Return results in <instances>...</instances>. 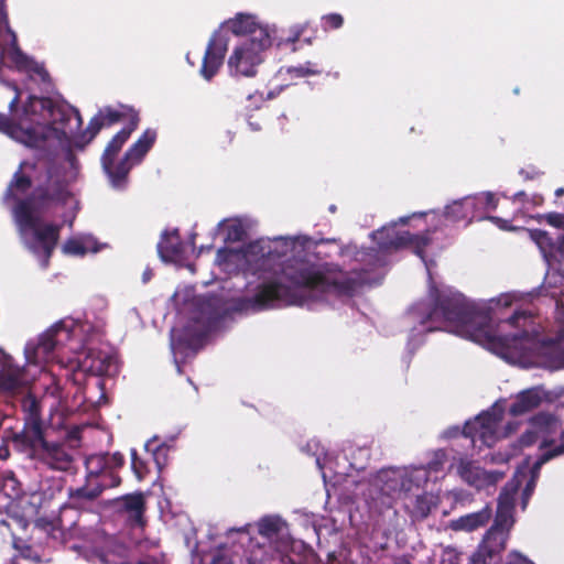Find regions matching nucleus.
<instances>
[{
    "label": "nucleus",
    "instance_id": "obj_29",
    "mask_svg": "<svg viewBox=\"0 0 564 564\" xmlns=\"http://www.w3.org/2000/svg\"><path fill=\"white\" fill-rule=\"evenodd\" d=\"M491 516H492L491 508L489 506H486L477 512H471V513L462 516L458 519L452 520L451 529L454 531L473 532L480 528L486 527V524L491 519Z\"/></svg>",
    "mask_w": 564,
    "mask_h": 564
},
{
    "label": "nucleus",
    "instance_id": "obj_24",
    "mask_svg": "<svg viewBox=\"0 0 564 564\" xmlns=\"http://www.w3.org/2000/svg\"><path fill=\"white\" fill-rule=\"evenodd\" d=\"M475 204V199L471 196L454 200L445 207L444 217L451 223L466 221V224L473 220L485 219L481 213H477Z\"/></svg>",
    "mask_w": 564,
    "mask_h": 564
},
{
    "label": "nucleus",
    "instance_id": "obj_31",
    "mask_svg": "<svg viewBox=\"0 0 564 564\" xmlns=\"http://www.w3.org/2000/svg\"><path fill=\"white\" fill-rule=\"evenodd\" d=\"M10 44L7 48H3L1 51V57L8 58L10 64L14 66L18 70L28 69V66L31 64V61L33 58L24 54L22 50L19 47L18 37L13 31H10Z\"/></svg>",
    "mask_w": 564,
    "mask_h": 564
},
{
    "label": "nucleus",
    "instance_id": "obj_55",
    "mask_svg": "<svg viewBox=\"0 0 564 564\" xmlns=\"http://www.w3.org/2000/svg\"><path fill=\"white\" fill-rule=\"evenodd\" d=\"M234 253H235V251L232 249L220 248L217 251V260L219 262H226L229 260L230 256H232Z\"/></svg>",
    "mask_w": 564,
    "mask_h": 564
},
{
    "label": "nucleus",
    "instance_id": "obj_48",
    "mask_svg": "<svg viewBox=\"0 0 564 564\" xmlns=\"http://www.w3.org/2000/svg\"><path fill=\"white\" fill-rule=\"evenodd\" d=\"M24 72H30L37 75L43 83H48L51 80V76L42 64H39L34 59L31 61V64L28 66V69Z\"/></svg>",
    "mask_w": 564,
    "mask_h": 564
},
{
    "label": "nucleus",
    "instance_id": "obj_10",
    "mask_svg": "<svg viewBox=\"0 0 564 564\" xmlns=\"http://www.w3.org/2000/svg\"><path fill=\"white\" fill-rule=\"evenodd\" d=\"M0 131L28 149L48 150L53 135L48 127L30 123L29 116L24 113V106L17 120L0 113Z\"/></svg>",
    "mask_w": 564,
    "mask_h": 564
},
{
    "label": "nucleus",
    "instance_id": "obj_42",
    "mask_svg": "<svg viewBox=\"0 0 564 564\" xmlns=\"http://www.w3.org/2000/svg\"><path fill=\"white\" fill-rule=\"evenodd\" d=\"M431 512V501L425 495H419L415 498L413 514L419 519L426 518Z\"/></svg>",
    "mask_w": 564,
    "mask_h": 564
},
{
    "label": "nucleus",
    "instance_id": "obj_56",
    "mask_svg": "<svg viewBox=\"0 0 564 564\" xmlns=\"http://www.w3.org/2000/svg\"><path fill=\"white\" fill-rule=\"evenodd\" d=\"M36 525L45 531L54 532L56 530V524L53 521L39 519L36 521Z\"/></svg>",
    "mask_w": 564,
    "mask_h": 564
},
{
    "label": "nucleus",
    "instance_id": "obj_12",
    "mask_svg": "<svg viewBox=\"0 0 564 564\" xmlns=\"http://www.w3.org/2000/svg\"><path fill=\"white\" fill-rule=\"evenodd\" d=\"M34 381L25 366L15 364L12 358H4L0 366V397L19 398L25 394Z\"/></svg>",
    "mask_w": 564,
    "mask_h": 564
},
{
    "label": "nucleus",
    "instance_id": "obj_5",
    "mask_svg": "<svg viewBox=\"0 0 564 564\" xmlns=\"http://www.w3.org/2000/svg\"><path fill=\"white\" fill-rule=\"evenodd\" d=\"M513 327L523 329L498 339V347L521 351V357L535 367L551 370L564 368V348L555 340H541L535 329H527L533 323V315L528 311H517L507 321Z\"/></svg>",
    "mask_w": 564,
    "mask_h": 564
},
{
    "label": "nucleus",
    "instance_id": "obj_4",
    "mask_svg": "<svg viewBox=\"0 0 564 564\" xmlns=\"http://www.w3.org/2000/svg\"><path fill=\"white\" fill-rule=\"evenodd\" d=\"M432 296L433 303L421 319V325L435 324L427 326L429 332L449 329L477 343L498 345L500 336L494 334L489 314L469 303L463 294L435 289Z\"/></svg>",
    "mask_w": 564,
    "mask_h": 564
},
{
    "label": "nucleus",
    "instance_id": "obj_26",
    "mask_svg": "<svg viewBox=\"0 0 564 564\" xmlns=\"http://www.w3.org/2000/svg\"><path fill=\"white\" fill-rule=\"evenodd\" d=\"M138 112L130 113V122L121 130H119L106 145L100 161L110 163V160H116L118 153L121 151L124 143L129 140L131 133L138 128L139 124Z\"/></svg>",
    "mask_w": 564,
    "mask_h": 564
},
{
    "label": "nucleus",
    "instance_id": "obj_20",
    "mask_svg": "<svg viewBox=\"0 0 564 564\" xmlns=\"http://www.w3.org/2000/svg\"><path fill=\"white\" fill-rule=\"evenodd\" d=\"M544 400H550V393L541 386L531 387L519 392L509 408L512 416H520L539 408Z\"/></svg>",
    "mask_w": 564,
    "mask_h": 564
},
{
    "label": "nucleus",
    "instance_id": "obj_21",
    "mask_svg": "<svg viewBox=\"0 0 564 564\" xmlns=\"http://www.w3.org/2000/svg\"><path fill=\"white\" fill-rule=\"evenodd\" d=\"M118 509L128 516L131 527L143 528L145 525L144 512L147 509L145 498L142 492L124 495L116 500Z\"/></svg>",
    "mask_w": 564,
    "mask_h": 564
},
{
    "label": "nucleus",
    "instance_id": "obj_47",
    "mask_svg": "<svg viewBox=\"0 0 564 564\" xmlns=\"http://www.w3.org/2000/svg\"><path fill=\"white\" fill-rule=\"evenodd\" d=\"M246 236V230L240 224L230 225L227 229V240L228 241H242Z\"/></svg>",
    "mask_w": 564,
    "mask_h": 564
},
{
    "label": "nucleus",
    "instance_id": "obj_19",
    "mask_svg": "<svg viewBox=\"0 0 564 564\" xmlns=\"http://www.w3.org/2000/svg\"><path fill=\"white\" fill-rule=\"evenodd\" d=\"M432 243L431 231L426 230L422 234H411L410 231H403L395 234V236L389 241H379L381 248H401L411 247L413 252L423 261H425V249Z\"/></svg>",
    "mask_w": 564,
    "mask_h": 564
},
{
    "label": "nucleus",
    "instance_id": "obj_60",
    "mask_svg": "<svg viewBox=\"0 0 564 564\" xmlns=\"http://www.w3.org/2000/svg\"><path fill=\"white\" fill-rule=\"evenodd\" d=\"M20 102V94L19 91L15 94L13 99L9 102V110L10 112H14L18 108V105Z\"/></svg>",
    "mask_w": 564,
    "mask_h": 564
},
{
    "label": "nucleus",
    "instance_id": "obj_15",
    "mask_svg": "<svg viewBox=\"0 0 564 564\" xmlns=\"http://www.w3.org/2000/svg\"><path fill=\"white\" fill-rule=\"evenodd\" d=\"M228 51V37L220 31H215L206 46L199 74L206 80H212L224 64Z\"/></svg>",
    "mask_w": 564,
    "mask_h": 564
},
{
    "label": "nucleus",
    "instance_id": "obj_53",
    "mask_svg": "<svg viewBox=\"0 0 564 564\" xmlns=\"http://www.w3.org/2000/svg\"><path fill=\"white\" fill-rule=\"evenodd\" d=\"M485 219L490 220L494 223L497 227H499L502 230H513L514 228L510 226V221L497 216H485Z\"/></svg>",
    "mask_w": 564,
    "mask_h": 564
},
{
    "label": "nucleus",
    "instance_id": "obj_13",
    "mask_svg": "<svg viewBox=\"0 0 564 564\" xmlns=\"http://www.w3.org/2000/svg\"><path fill=\"white\" fill-rule=\"evenodd\" d=\"M61 332L67 333L63 324L57 323L43 333L35 341H28L24 347L26 364L42 366L48 361L57 346V336Z\"/></svg>",
    "mask_w": 564,
    "mask_h": 564
},
{
    "label": "nucleus",
    "instance_id": "obj_11",
    "mask_svg": "<svg viewBox=\"0 0 564 564\" xmlns=\"http://www.w3.org/2000/svg\"><path fill=\"white\" fill-rule=\"evenodd\" d=\"M124 466V456L120 452L89 455L85 460L86 477L101 485V492L121 484L120 469Z\"/></svg>",
    "mask_w": 564,
    "mask_h": 564
},
{
    "label": "nucleus",
    "instance_id": "obj_64",
    "mask_svg": "<svg viewBox=\"0 0 564 564\" xmlns=\"http://www.w3.org/2000/svg\"><path fill=\"white\" fill-rule=\"evenodd\" d=\"M542 199H543L542 196H535L534 197V203L535 204H540V202H542Z\"/></svg>",
    "mask_w": 564,
    "mask_h": 564
},
{
    "label": "nucleus",
    "instance_id": "obj_43",
    "mask_svg": "<svg viewBox=\"0 0 564 564\" xmlns=\"http://www.w3.org/2000/svg\"><path fill=\"white\" fill-rule=\"evenodd\" d=\"M62 250L65 254L69 256H85L87 252L84 243L75 238L67 239L63 245Z\"/></svg>",
    "mask_w": 564,
    "mask_h": 564
},
{
    "label": "nucleus",
    "instance_id": "obj_46",
    "mask_svg": "<svg viewBox=\"0 0 564 564\" xmlns=\"http://www.w3.org/2000/svg\"><path fill=\"white\" fill-rule=\"evenodd\" d=\"M539 438H540V434L538 433V431L535 429L527 430L519 437V445L521 447H530V446L534 445Z\"/></svg>",
    "mask_w": 564,
    "mask_h": 564
},
{
    "label": "nucleus",
    "instance_id": "obj_41",
    "mask_svg": "<svg viewBox=\"0 0 564 564\" xmlns=\"http://www.w3.org/2000/svg\"><path fill=\"white\" fill-rule=\"evenodd\" d=\"M308 23L303 24H296L289 29L288 36L285 39L289 43H296L300 40H303L306 44L312 43L313 36H306L305 33L307 32Z\"/></svg>",
    "mask_w": 564,
    "mask_h": 564
},
{
    "label": "nucleus",
    "instance_id": "obj_40",
    "mask_svg": "<svg viewBox=\"0 0 564 564\" xmlns=\"http://www.w3.org/2000/svg\"><path fill=\"white\" fill-rule=\"evenodd\" d=\"M0 525L8 528L11 535L15 539V530H26L29 520L24 517L9 514L7 519L0 521Z\"/></svg>",
    "mask_w": 564,
    "mask_h": 564
},
{
    "label": "nucleus",
    "instance_id": "obj_33",
    "mask_svg": "<svg viewBox=\"0 0 564 564\" xmlns=\"http://www.w3.org/2000/svg\"><path fill=\"white\" fill-rule=\"evenodd\" d=\"M285 527V522L280 517H264L258 523V532L267 539L278 538Z\"/></svg>",
    "mask_w": 564,
    "mask_h": 564
},
{
    "label": "nucleus",
    "instance_id": "obj_23",
    "mask_svg": "<svg viewBox=\"0 0 564 564\" xmlns=\"http://www.w3.org/2000/svg\"><path fill=\"white\" fill-rule=\"evenodd\" d=\"M530 424L543 437L539 445L540 449L554 446L555 440L549 438V436L556 434L562 426V421L557 415L549 412H539L530 419Z\"/></svg>",
    "mask_w": 564,
    "mask_h": 564
},
{
    "label": "nucleus",
    "instance_id": "obj_18",
    "mask_svg": "<svg viewBox=\"0 0 564 564\" xmlns=\"http://www.w3.org/2000/svg\"><path fill=\"white\" fill-rule=\"evenodd\" d=\"M528 232L549 264L557 263L561 265L564 262V234L553 238L547 231L542 229H529Z\"/></svg>",
    "mask_w": 564,
    "mask_h": 564
},
{
    "label": "nucleus",
    "instance_id": "obj_22",
    "mask_svg": "<svg viewBox=\"0 0 564 564\" xmlns=\"http://www.w3.org/2000/svg\"><path fill=\"white\" fill-rule=\"evenodd\" d=\"M80 367L94 376H115L118 371L116 358L106 351L90 349Z\"/></svg>",
    "mask_w": 564,
    "mask_h": 564
},
{
    "label": "nucleus",
    "instance_id": "obj_7",
    "mask_svg": "<svg viewBox=\"0 0 564 564\" xmlns=\"http://www.w3.org/2000/svg\"><path fill=\"white\" fill-rule=\"evenodd\" d=\"M24 113L29 116L31 124L46 126L53 131V149L58 153V145L67 139L66 127L75 119V129L83 124L78 109L55 102L51 97L29 96L24 102Z\"/></svg>",
    "mask_w": 564,
    "mask_h": 564
},
{
    "label": "nucleus",
    "instance_id": "obj_25",
    "mask_svg": "<svg viewBox=\"0 0 564 564\" xmlns=\"http://www.w3.org/2000/svg\"><path fill=\"white\" fill-rule=\"evenodd\" d=\"M225 24L232 34L247 36L245 40H253L260 30L267 35H271L269 28L261 24L256 15L249 13H237L235 18L227 20Z\"/></svg>",
    "mask_w": 564,
    "mask_h": 564
},
{
    "label": "nucleus",
    "instance_id": "obj_17",
    "mask_svg": "<svg viewBox=\"0 0 564 564\" xmlns=\"http://www.w3.org/2000/svg\"><path fill=\"white\" fill-rule=\"evenodd\" d=\"M101 485H97L85 476V482L77 488H68L67 500L62 510L74 509L79 511L91 510L96 500L101 496Z\"/></svg>",
    "mask_w": 564,
    "mask_h": 564
},
{
    "label": "nucleus",
    "instance_id": "obj_35",
    "mask_svg": "<svg viewBox=\"0 0 564 564\" xmlns=\"http://www.w3.org/2000/svg\"><path fill=\"white\" fill-rule=\"evenodd\" d=\"M2 490L12 500L19 499L23 494L22 486L13 473L3 476Z\"/></svg>",
    "mask_w": 564,
    "mask_h": 564
},
{
    "label": "nucleus",
    "instance_id": "obj_32",
    "mask_svg": "<svg viewBox=\"0 0 564 564\" xmlns=\"http://www.w3.org/2000/svg\"><path fill=\"white\" fill-rule=\"evenodd\" d=\"M458 474L467 484L477 488L482 487V469L475 466L473 462L462 459L458 465Z\"/></svg>",
    "mask_w": 564,
    "mask_h": 564
},
{
    "label": "nucleus",
    "instance_id": "obj_9",
    "mask_svg": "<svg viewBox=\"0 0 564 564\" xmlns=\"http://www.w3.org/2000/svg\"><path fill=\"white\" fill-rule=\"evenodd\" d=\"M272 36L258 31L253 40H243L231 52L227 67L231 76L254 77L264 61V52L271 47Z\"/></svg>",
    "mask_w": 564,
    "mask_h": 564
},
{
    "label": "nucleus",
    "instance_id": "obj_30",
    "mask_svg": "<svg viewBox=\"0 0 564 564\" xmlns=\"http://www.w3.org/2000/svg\"><path fill=\"white\" fill-rule=\"evenodd\" d=\"M156 131L147 129L140 138L126 151V160H130L132 164L141 163L147 153L151 150L156 140Z\"/></svg>",
    "mask_w": 564,
    "mask_h": 564
},
{
    "label": "nucleus",
    "instance_id": "obj_8",
    "mask_svg": "<svg viewBox=\"0 0 564 564\" xmlns=\"http://www.w3.org/2000/svg\"><path fill=\"white\" fill-rule=\"evenodd\" d=\"M513 499L509 494L501 492L494 524L487 530L477 550L469 558V564H498L505 551L512 525Z\"/></svg>",
    "mask_w": 564,
    "mask_h": 564
},
{
    "label": "nucleus",
    "instance_id": "obj_50",
    "mask_svg": "<svg viewBox=\"0 0 564 564\" xmlns=\"http://www.w3.org/2000/svg\"><path fill=\"white\" fill-rule=\"evenodd\" d=\"M549 449L544 451L541 456L533 464L532 470H539L544 464L550 462L551 459L558 457V455L553 454V447H547Z\"/></svg>",
    "mask_w": 564,
    "mask_h": 564
},
{
    "label": "nucleus",
    "instance_id": "obj_58",
    "mask_svg": "<svg viewBox=\"0 0 564 564\" xmlns=\"http://www.w3.org/2000/svg\"><path fill=\"white\" fill-rule=\"evenodd\" d=\"M519 429V422H509L505 427V436L514 433Z\"/></svg>",
    "mask_w": 564,
    "mask_h": 564
},
{
    "label": "nucleus",
    "instance_id": "obj_6",
    "mask_svg": "<svg viewBox=\"0 0 564 564\" xmlns=\"http://www.w3.org/2000/svg\"><path fill=\"white\" fill-rule=\"evenodd\" d=\"M24 113L29 116L31 124L46 126L53 131V149L58 153V145L67 139L66 127L75 119V129L83 124L78 109L55 102L51 97L29 96L24 102Z\"/></svg>",
    "mask_w": 564,
    "mask_h": 564
},
{
    "label": "nucleus",
    "instance_id": "obj_44",
    "mask_svg": "<svg viewBox=\"0 0 564 564\" xmlns=\"http://www.w3.org/2000/svg\"><path fill=\"white\" fill-rule=\"evenodd\" d=\"M321 21L324 31L337 30L344 24V18L339 13L325 14L322 17Z\"/></svg>",
    "mask_w": 564,
    "mask_h": 564
},
{
    "label": "nucleus",
    "instance_id": "obj_57",
    "mask_svg": "<svg viewBox=\"0 0 564 564\" xmlns=\"http://www.w3.org/2000/svg\"><path fill=\"white\" fill-rule=\"evenodd\" d=\"M553 454L558 456L564 455V430L560 433V443L553 446Z\"/></svg>",
    "mask_w": 564,
    "mask_h": 564
},
{
    "label": "nucleus",
    "instance_id": "obj_14",
    "mask_svg": "<svg viewBox=\"0 0 564 564\" xmlns=\"http://www.w3.org/2000/svg\"><path fill=\"white\" fill-rule=\"evenodd\" d=\"M501 421V414L485 411L478 414L473 421H467L463 427V435L469 437L473 443L477 440L482 445L491 447L497 441V427Z\"/></svg>",
    "mask_w": 564,
    "mask_h": 564
},
{
    "label": "nucleus",
    "instance_id": "obj_59",
    "mask_svg": "<svg viewBox=\"0 0 564 564\" xmlns=\"http://www.w3.org/2000/svg\"><path fill=\"white\" fill-rule=\"evenodd\" d=\"M4 25L8 30V33L10 34V31H12L9 26V21H8V14L6 11L3 10H0V28Z\"/></svg>",
    "mask_w": 564,
    "mask_h": 564
},
{
    "label": "nucleus",
    "instance_id": "obj_52",
    "mask_svg": "<svg viewBox=\"0 0 564 564\" xmlns=\"http://www.w3.org/2000/svg\"><path fill=\"white\" fill-rule=\"evenodd\" d=\"M505 564H535V563L533 561H531L529 557L524 556L523 554L513 551L508 555V560Z\"/></svg>",
    "mask_w": 564,
    "mask_h": 564
},
{
    "label": "nucleus",
    "instance_id": "obj_62",
    "mask_svg": "<svg viewBox=\"0 0 564 564\" xmlns=\"http://www.w3.org/2000/svg\"><path fill=\"white\" fill-rule=\"evenodd\" d=\"M394 564H411V562L409 561V558H406L405 556H403V557H399V558H397V561L394 562Z\"/></svg>",
    "mask_w": 564,
    "mask_h": 564
},
{
    "label": "nucleus",
    "instance_id": "obj_49",
    "mask_svg": "<svg viewBox=\"0 0 564 564\" xmlns=\"http://www.w3.org/2000/svg\"><path fill=\"white\" fill-rule=\"evenodd\" d=\"M519 174L524 181H533L542 176L544 172L539 170L534 165H529L527 167L521 169L519 171Z\"/></svg>",
    "mask_w": 564,
    "mask_h": 564
},
{
    "label": "nucleus",
    "instance_id": "obj_39",
    "mask_svg": "<svg viewBox=\"0 0 564 564\" xmlns=\"http://www.w3.org/2000/svg\"><path fill=\"white\" fill-rule=\"evenodd\" d=\"M130 455H131V469H132L133 474L135 475V477L139 480H143L150 473L147 462L143 460L139 456L135 448H131Z\"/></svg>",
    "mask_w": 564,
    "mask_h": 564
},
{
    "label": "nucleus",
    "instance_id": "obj_51",
    "mask_svg": "<svg viewBox=\"0 0 564 564\" xmlns=\"http://www.w3.org/2000/svg\"><path fill=\"white\" fill-rule=\"evenodd\" d=\"M503 478V473L500 471H487L482 469V486L495 485L497 481Z\"/></svg>",
    "mask_w": 564,
    "mask_h": 564
},
{
    "label": "nucleus",
    "instance_id": "obj_54",
    "mask_svg": "<svg viewBox=\"0 0 564 564\" xmlns=\"http://www.w3.org/2000/svg\"><path fill=\"white\" fill-rule=\"evenodd\" d=\"M217 301L218 299L215 295H208L199 299L198 304L202 310H204L205 307L212 308L216 305Z\"/></svg>",
    "mask_w": 564,
    "mask_h": 564
},
{
    "label": "nucleus",
    "instance_id": "obj_63",
    "mask_svg": "<svg viewBox=\"0 0 564 564\" xmlns=\"http://www.w3.org/2000/svg\"><path fill=\"white\" fill-rule=\"evenodd\" d=\"M562 195H564V188H562V187H561V188H557V189L555 191V196H556V197H561Z\"/></svg>",
    "mask_w": 564,
    "mask_h": 564
},
{
    "label": "nucleus",
    "instance_id": "obj_36",
    "mask_svg": "<svg viewBox=\"0 0 564 564\" xmlns=\"http://www.w3.org/2000/svg\"><path fill=\"white\" fill-rule=\"evenodd\" d=\"M471 197L475 199L477 213H481L482 216H486L488 210H494L498 206V199L490 192Z\"/></svg>",
    "mask_w": 564,
    "mask_h": 564
},
{
    "label": "nucleus",
    "instance_id": "obj_28",
    "mask_svg": "<svg viewBox=\"0 0 564 564\" xmlns=\"http://www.w3.org/2000/svg\"><path fill=\"white\" fill-rule=\"evenodd\" d=\"M115 161L110 160V163L101 161V166L111 186L117 189H123L127 186L129 173L134 164L130 160H126V155L119 162L116 163Z\"/></svg>",
    "mask_w": 564,
    "mask_h": 564
},
{
    "label": "nucleus",
    "instance_id": "obj_3",
    "mask_svg": "<svg viewBox=\"0 0 564 564\" xmlns=\"http://www.w3.org/2000/svg\"><path fill=\"white\" fill-rule=\"evenodd\" d=\"M19 398L23 413V427L20 431L6 430L3 440L15 452L36 465L52 470H69L73 456L64 443L47 437L41 401L30 390Z\"/></svg>",
    "mask_w": 564,
    "mask_h": 564
},
{
    "label": "nucleus",
    "instance_id": "obj_37",
    "mask_svg": "<svg viewBox=\"0 0 564 564\" xmlns=\"http://www.w3.org/2000/svg\"><path fill=\"white\" fill-rule=\"evenodd\" d=\"M288 73L295 78L321 75L323 69L316 63L306 62L303 65L290 67Z\"/></svg>",
    "mask_w": 564,
    "mask_h": 564
},
{
    "label": "nucleus",
    "instance_id": "obj_45",
    "mask_svg": "<svg viewBox=\"0 0 564 564\" xmlns=\"http://www.w3.org/2000/svg\"><path fill=\"white\" fill-rule=\"evenodd\" d=\"M536 219L539 221L541 220H544L546 221L550 226L554 227V228H557V229H564V214H561V213H547V214H542V215H538L536 216Z\"/></svg>",
    "mask_w": 564,
    "mask_h": 564
},
{
    "label": "nucleus",
    "instance_id": "obj_16",
    "mask_svg": "<svg viewBox=\"0 0 564 564\" xmlns=\"http://www.w3.org/2000/svg\"><path fill=\"white\" fill-rule=\"evenodd\" d=\"M131 112L135 111L123 106L120 109H116L109 106L101 108L89 120V123L80 138L85 139V143H88L100 132L101 129L112 127L113 124L121 122L127 118L130 120Z\"/></svg>",
    "mask_w": 564,
    "mask_h": 564
},
{
    "label": "nucleus",
    "instance_id": "obj_1",
    "mask_svg": "<svg viewBox=\"0 0 564 564\" xmlns=\"http://www.w3.org/2000/svg\"><path fill=\"white\" fill-rule=\"evenodd\" d=\"M48 150L31 149L35 156L19 163L7 189L6 198L17 199L14 217L24 245L47 268L58 243L61 225H40L36 214L65 206L72 198L65 172L55 162L53 137Z\"/></svg>",
    "mask_w": 564,
    "mask_h": 564
},
{
    "label": "nucleus",
    "instance_id": "obj_27",
    "mask_svg": "<svg viewBox=\"0 0 564 564\" xmlns=\"http://www.w3.org/2000/svg\"><path fill=\"white\" fill-rule=\"evenodd\" d=\"M158 253L164 262H176L183 258L184 246L177 229L172 232L164 231L158 243Z\"/></svg>",
    "mask_w": 564,
    "mask_h": 564
},
{
    "label": "nucleus",
    "instance_id": "obj_38",
    "mask_svg": "<svg viewBox=\"0 0 564 564\" xmlns=\"http://www.w3.org/2000/svg\"><path fill=\"white\" fill-rule=\"evenodd\" d=\"M543 288L546 290L560 289V293L564 294V271L562 269L547 271L544 278Z\"/></svg>",
    "mask_w": 564,
    "mask_h": 564
},
{
    "label": "nucleus",
    "instance_id": "obj_34",
    "mask_svg": "<svg viewBox=\"0 0 564 564\" xmlns=\"http://www.w3.org/2000/svg\"><path fill=\"white\" fill-rule=\"evenodd\" d=\"M156 440H150L145 443V449L152 453L153 460L161 471L167 465L169 446L165 444L155 445Z\"/></svg>",
    "mask_w": 564,
    "mask_h": 564
},
{
    "label": "nucleus",
    "instance_id": "obj_2",
    "mask_svg": "<svg viewBox=\"0 0 564 564\" xmlns=\"http://www.w3.org/2000/svg\"><path fill=\"white\" fill-rule=\"evenodd\" d=\"M283 276L293 286L279 281L261 283L251 299L257 310H268L275 304L301 305L303 297L299 289L318 291L324 294L352 297L361 286V280L348 272L322 270L310 262H295L283 268Z\"/></svg>",
    "mask_w": 564,
    "mask_h": 564
},
{
    "label": "nucleus",
    "instance_id": "obj_61",
    "mask_svg": "<svg viewBox=\"0 0 564 564\" xmlns=\"http://www.w3.org/2000/svg\"><path fill=\"white\" fill-rule=\"evenodd\" d=\"M512 198H513V200H519V202L524 203L528 198V195L524 191H520V192H517Z\"/></svg>",
    "mask_w": 564,
    "mask_h": 564
}]
</instances>
